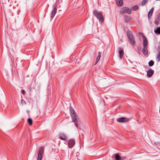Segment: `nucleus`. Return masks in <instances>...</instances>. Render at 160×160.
Here are the masks:
<instances>
[{"mask_svg": "<svg viewBox=\"0 0 160 160\" xmlns=\"http://www.w3.org/2000/svg\"><path fill=\"white\" fill-rule=\"evenodd\" d=\"M70 111L72 122H74L75 126L77 128H79V126L82 124V122L71 106L70 107Z\"/></svg>", "mask_w": 160, "mask_h": 160, "instance_id": "f257e3e1", "label": "nucleus"}, {"mask_svg": "<svg viewBox=\"0 0 160 160\" xmlns=\"http://www.w3.org/2000/svg\"><path fill=\"white\" fill-rule=\"evenodd\" d=\"M138 34L139 35H141V36L143 39L142 45L143 46V48L142 49V53L144 55H146L148 54V40L146 37L142 32H139Z\"/></svg>", "mask_w": 160, "mask_h": 160, "instance_id": "f03ea898", "label": "nucleus"}, {"mask_svg": "<svg viewBox=\"0 0 160 160\" xmlns=\"http://www.w3.org/2000/svg\"><path fill=\"white\" fill-rule=\"evenodd\" d=\"M127 35L128 39V42L131 45L134 46L136 44L135 39L132 32L130 31L127 32Z\"/></svg>", "mask_w": 160, "mask_h": 160, "instance_id": "7ed1b4c3", "label": "nucleus"}, {"mask_svg": "<svg viewBox=\"0 0 160 160\" xmlns=\"http://www.w3.org/2000/svg\"><path fill=\"white\" fill-rule=\"evenodd\" d=\"M93 14L99 20L100 22H103L104 21V17L102 12H98L97 10H94L93 11Z\"/></svg>", "mask_w": 160, "mask_h": 160, "instance_id": "20e7f679", "label": "nucleus"}, {"mask_svg": "<svg viewBox=\"0 0 160 160\" xmlns=\"http://www.w3.org/2000/svg\"><path fill=\"white\" fill-rule=\"evenodd\" d=\"M132 13V9L127 7H124L122 8L119 11L120 14H123L125 13L131 14Z\"/></svg>", "mask_w": 160, "mask_h": 160, "instance_id": "39448f33", "label": "nucleus"}, {"mask_svg": "<svg viewBox=\"0 0 160 160\" xmlns=\"http://www.w3.org/2000/svg\"><path fill=\"white\" fill-rule=\"evenodd\" d=\"M44 148L43 147H41L39 148L37 160H42L44 153Z\"/></svg>", "mask_w": 160, "mask_h": 160, "instance_id": "423d86ee", "label": "nucleus"}, {"mask_svg": "<svg viewBox=\"0 0 160 160\" xmlns=\"http://www.w3.org/2000/svg\"><path fill=\"white\" fill-rule=\"evenodd\" d=\"M68 147L70 148H72L74 145L75 141L74 139H71L68 141Z\"/></svg>", "mask_w": 160, "mask_h": 160, "instance_id": "0eeeda50", "label": "nucleus"}, {"mask_svg": "<svg viewBox=\"0 0 160 160\" xmlns=\"http://www.w3.org/2000/svg\"><path fill=\"white\" fill-rule=\"evenodd\" d=\"M57 10V8L56 6H55L54 7L51 13V17L52 19V18L55 16L56 12Z\"/></svg>", "mask_w": 160, "mask_h": 160, "instance_id": "6e6552de", "label": "nucleus"}, {"mask_svg": "<svg viewBox=\"0 0 160 160\" xmlns=\"http://www.w3.org/2000/svg\"><path fill=\"white\" fill-rule=\"evenodd\" d=\"M117 120L118 122L121 123H124L128 121L126 118L123 117L119 118L117 119Z\"/></svg>", "mask_w": 160, "mask_h": 160, "instance_id": "1a4fd4ad", "label": "nucleus"}, {"mask_svg": "<svg viewBox=\"0 0 160 160\" xmlns=\"http://www.w3.org/2000/svg\"><path fill=\"white\" fill-rule=\"evenodd\" d=\"M59 138L63 140H65L67 139V137L65 133H60L59 135Z\"/></svg>", "mask_w": 160, "mask_h": 160, "instance_id": "9d476101", "label": "nucleus"}, {"mask_svg": "<svg viewBox=\"0 0 160 160\" xmlns=\"http://www.w3.org/2000/svg\"><path fill=\"white\" fill-rule=\"evenodd\" d=\"M115 1L116 4L119 7H121L123 4L122 0H115Z\"/></svg>", "mask_w": 160, "mask_h": 160, "instance_id": "9b49d317", "label": "nucleus"}, {"mask_svg": "<svg viewBox=\"0 0 160 160\" xmlns=\"http://www.w3.org/2000/svg\"><path fill=\"white\" fill-rule=\"evenodd\" d=\"M154 72L152 69H149L147 72V75L148 77H150L153 74Z\"/></svg>", "mask_w": 160, "mask_h": 160, "instance_id": "f8f14e48", "label": "nucleus"}, {"mask_svg": "<svg viewBox=\"0 0 160 160\" xmlns=\"http://www.w3.org/2000/svg\"><path fill=\"white\" fill-rule=\"evenodd\" d=\"M154 11V8H152L149 11L148 14V17L149 19H150L151 17H152L153 12Z\"/></svg>", "mask_w": 160, "mask_h": 160, "instance_id": "ddd939ff", "label": "nucleus"}, {"mask_svg": "<svg viewBox=\"0 0 160 160\" xmlns=\"http://www.w3.org/2000/svg\"><path fill=\"white\" fill-rule=\"evenodd\" d=\"M119 57L121 59L122 58L123 54H124V52L122 48H120L119 49Z\"/></svg>", "mask_w": 160, "mask_h": 160, "instance_id": "4468645a", "label": "nucleus"}, {"mask_svg": "<svg viewBox=\"0 0 160 160\" xmlns=\"http://www.w3.org/2000/svg\"><path fill=\"white\" fill-rule=\"evenodd\" d=\"M101 56V53L100 52H98V55L97 56L95 62V64H96L99 60Z\"/></svg>", "mask_w": 160, "mask_h": 160, "instance_id": "2eb2a0df", "label": "nucleus"}, {"mask_svg": "<svg viewBox=\"0 0 160 160\" xmlns=\"http://www.w3.org/2000/svg\"><path fill=\"white\" fill-rule=\"evenodd\" d=\"M125 21L126 22H128L131 20V18L129 16H124Z\"/></svg>", "mask_w": 160, "mask_h": 160, "instance_id": "dca6fc26", "label": "nucleus"}, {"mask_svg": "<svg viewBox=\"0 0 160 160\" xmlns=\"http://www.w3.org/2000/svg\"><path fill=\"white\" fill-rule=\"evenodd\" d=\"M115 158L116 160H122V159L120 156L118 154H115Z\"/></svg>", "mask_w": 160, "mask_h": 160, "instance_id": "f3484780", "label": "nucleus"}, {"mask_svg": "<svg viewBox=\"0 0 160 160\" xmlns=\"http://www.w3.org/2000/svg\"><path fill=\"white\" fill-rule=\"evenodd\" d=\"M154 32L156 34H160V27L158 28L155 30Z\"/></svg>", "mask_w": 160, "mask_h": 160, "instance_id": "a211bd4d", "label": "nucleus"}, {"mask_svg": "<svg viewBox=\"0 0 160 160\" xmlns=\"http://www.w3.org/2000/svg\"><path fill=\"white\" fill-rule=\"evenodd\" d=\"M132 8L133 11H136L138 9V5H135L133 6Z\"/></svg>", "mask_w": 160, "mask_h": 160, "instance_id": "6ab92c4d", "label": "nucleus"}, {"mask_svg": "<svg viewBox=\"0 0 160 160\" xmlns=\"http://www.w3.org/2000/svg\"><path fill=\"white\" fill-rule=\"evenodd\" d=\"M154 63V62L152 60H150L149 62V63H148L149 66L150 67L152 66L153 65Z\"/></svg>", "mask_w": 160, "mask_h": 160, "instance_id": "aec40b11", "label": "nucleus"}, {"mask_svg": "<svg viewBox=\"0 0 160 160\" xmlns=\"http://www.w3.org/2000/svg\"><path fill=\"white\" fill-rule=\"evenodd\" d=\"M148 0H143L141 2V5L142 6L144 5L147 2H148Z\"/></svg>", "mask_w": 160, "mask_h": 160, "instance_id": "412c9836", "label": "nucleus"}, {"mask_svg": "<svg viewBox=\"0 0 160 160\" xmlns=\"http://www.w3.org/2000/svg\"><path fill=\"white\" fill-rule=\"evenodd\" d=\"M28 121L29 124L30 125H32V119L31 118H29L28 120Z\"/></svg>", "mask_w": 160, "mask_h": 160, "instance_id": "4be33fe9", "label": "nucleus"}, {"mask_svg": "<svg viewBox=\"0 0 160 160\" xmlns=\"http://www.w3.org/2000/svg\"><path fill=\"white\" fill-rule=\"evenodd\" d=\"M157 58L158 59V61H160V52L157 55Z\"/></svg>", "mask_w": 160, "mask_h": 160, "instance_id": "5701e85b", "label": "nucleus"}, {"mask_svg": "<svg viewBox=\"0 0 160 160\" xmlns=\"http://www.w3.org/2000/svg\"><path fill=\"white\" fill-rule=\"evenodd\" d=\"M21 102L22 105H24L26 104V102L25 101L22 99V100H21Z\"/></svg>", "mask_w": 160, "mask_h": 160, "instance_id": "b1692460", "label": "nucleus"}, {"mask_svg": "<svg viewBox=\"0 0 160 160\" xmlns=\"http://www.w3.org/2000/svg\"><path fill=\"white\" fill-rule=\"evenodd\" d=\"M159 21L156 19L155 22V24H156V25H158V24H159Z\"/></svg>", "mask_w": 160, "mask_h": 160, "instance_id": "393cba45", "label": "nucleus"}, {"mask_svg": "<svg viewBox=\"0 0 160 160\" xmlns=\"http://www.w3.org/2000/svg\"><path fill=\"white\" fill-rule=\"evenodd\" d=\"M157 20H158L160 21V15L159 14H158L157 17Z\"/></svg>", "mask_w": 160, "mask_h": 160, "instance_id": "a878e982", "label": "nucleus"}, {"mask_svg": "<svg viewBox=\"0 0 160 160\" xmlns=\"http://www.w3.org/2000/svg\"><path fill=\"white\" fill-rule=\"evenodd\" d=\"M22 92L23 95H25V92L24 90H22Z\"/></svg>", "mask_w": 160, "mask_h": 160, "instance_id": "bb28decb", "label": "nucleus"}]
</instances>
